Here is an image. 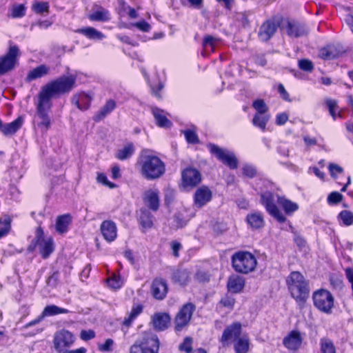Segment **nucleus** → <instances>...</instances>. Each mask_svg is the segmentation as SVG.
<instances>
[{"label":"nucleus","mask_w":353,"mask_h":353,"mask_svg":"<svg viewBox=\"0 0 353 353\" xmlns=\"http://www.w3.org/2000/svg\"><path fill=\"white\" fill-rule=\"evenodd\" d=\"M137 165L141 174L148 180L160 178L165 172L164 162L157 155V152L143 149L139 153Z\"/></svg>","instance_id":"nucleus-1"},{"label":"nucleus","mask_w":353,"mask_h":353,"mask_svg":"<svg viewBox=\"0 0 353 353\" xmlns=\"http://www.w3.org/2000/svg\"><path fill=\"white\" fill-rule=\"evenodd\" d=\"M76 77L73 74L61 76L43 85L38 96L52 102V98L70 92L75 85Z\"/></svg>","instance_id":"nucleus-2"},{"label":"nucleus","mask_w":353,"mask_h":353,"mask_svg":"<svg viewBox=\"0 0 353 353\" xmlns=\"http://www.w3.org/2000/svg\"><path fill=\"white\" fill-rule=\"evenodd\" d=\"M292 296L299 304H304L309 296L308 282L299 272H292L286 279Z\"/></svg>","instance_id":"nucleus-3"},{"label":"nucleus","mask_w":353,"mask_h":353,"mask_svg":"<svg viewBox=\"0 0 353 353\" xmlns=\"http://www.w3.org/2000/svg\"><path fill=\"white\" fill-rule=\"evenodd\" d=\"M183 210L176 213L173 216L172 226L176 229L182 228L193 218L198 209L205 206L210 200H188Z\"/></svg>","instance_id":"nucleus-4"},{"label":"nucleus","mask_w":353,"mask_h":353,"mask_svg":"<svg viewBox=\"0 0 353 353\" xmlns=\"http://www.w3.org/2000/svg\"><path fill=\"white\" fill-rule=\"evenodd\" d=\"M232 265L236 272L246 274L255 270L257 260L250 252L239 251L232 255Z\"/></svg>","instance_id":"nucleus-5"},{"label":"nucleus","mask_w":353,"mask_h":353,"mask_svg":"<svg viewBox=\"0 0 353 353\" xmlns=\"http://www.w3.org/2000/svg\"><path fill=\"white\" fill-rule=\"evenodd\" d=\"M51 107L52 102H48L38 96V101L36 104L37 112L34 122L42 132H47L51 126V119L49 116Z\"/></svg>","instance_id":"nucleus-6"},{"label":"nucleus","mask_w":353,"mask_h":353,"mask_svg":"<svg viewBox=\"0 0 353 353\" xmlns=\"http://www.w3.org/2000/svg\"><path fill=\"white\" fill-rule=\"evenodd\" d=\"M159 340L156 334L144 336L130 347V353H159Z\"/></svg>","instance_id":"nucleus-7"},{"label":"nucleus","mask_w":353,"mask_h":353,"mask_svg":"<svg viewBox=\"0 0 353 353\" xmlns=\"http://www.w3.org/2000/svg\"><path fill=\"white\" fill-rule=\"evenodd\" d=\"M76 340L75 336L65 329L57 331L53 337L54 348L57 353H68Z\"/></svg>","instance_id":"nucleus-8"},{"label":"nucleus","mask_w":353,"mask_h":353,"mask_svg":"<svg viewBox=\"0 0 353 353\" xmlns=\"http://www.w3.org/2000/svg\"><path fill=\"white\" fill-rule=\"evenodd\" d=\"M255 190L261 199H284L281 190L265 179H259L255 183Z\"/></svg>","instance_id":"nucleus-9"},{"label":"nucleus","mask_w":353,"mask_h":353,"mask_svg":"<svg viewBox=\"0 0 353 353\" xmlns=\"http://www.w3.org/2000/svg\"><path fill=\"white\" fill-rule=\"evenodd\" d=\"M207 147L212 154L229 168L234 170L238 167V159L233 152L221 148L213 143H209Z\"/></svg>","instance_id":"nucleus-10"},{"label":"nucleus","mask_w":353,"mask_h":353,"mask_svg":"<svg viewBox=\"0 0 353 353\" xmlns=\"http://www.w3.org/2000/svg\"><path fill=\"white\" fill-rule=\"evenodd\" d=\"M312 298L316 308L324 313H331L334 306V297L329 291L319 290L313 294Z\"/></svg>","instance_id":"nucleus-11"},{"label":"nucleus","mask_w":353,"mask_h":353,"mask_svg":"<svg viewBox=\"0 0 353 353\" xmlns=\"http://www.w3.org/2000/svg\"><path fill=\"white\" fill-rule=\"evenodd\" d=\"M194 310L195 305L192 303H187L181 307L174 319L176 331H181L189 323Z\"/></svg>","instance_id":"nucleus-12"},{"label":"nucleus","mask_w":353,"mask_h":353,"mask_svg":"<svg viewBox=\"0 0 353 353\" xmlns=\"http://www.w3.org/2000/svg\"><path fill=\"white\" fill-rule=\"evenodd\" d=\"M20 55L19 48L10 46L6 54L0 57V74H3L12 70Z\"/></svg>","instance_id":"nucleus-13"},{"label":"nucleus","mask_w":353,"mask_h":353,"mask_svg":"<svg viewBox=\"0 0 353 353\" xmlns=\"http://www.w3.org/2000/svg\"><path fill=\"white\" fill-rule=\"evenodd\" d=\"M327 168L332 178L334 179L337 183L343 185L341 190L344 192L346 187L350 183V176H345L343 168L336 163H330Z\"/></svg>","instance_id":"nucleus-14"},{"label":"nucleus","mask_w":353,"mask_h":353,"mask_svg":"<svg viewBox=\"0 0 353 353\" xmlns=\"http://www.w3.org/2000/svg\"><path fill=\"white\" fill-rule=\"evenodd\" d=\"M201 180L200 172L195 168H187L181 173L182 185L186 187H194Z\"/></svg>","instance_id":"nucleus-15"},{"label":"nucleus","mask_w":353,"mask_h":353,"mask_svg":"<svg viewBox=\"0 0 353 353\" xmlns=\"http://www.w3.org/2000/svg\"><path fill=\"white\" fill-rule=\"evenodd\" d=\"M241 324L239 322H235L232 325L228 326L223 331L221 341L225 346L228 345L229 341H236L241 337Z\"/></svg>","instance_id":"nucleus-16"},{"label":"nucleus","mask_w":353,"mask_h":353,"mask_svg":"<svg viewBox=\"0 0 353 353\" xmlns=\"http://www.w3.org/2000/svg\"><path fill=\"white\" fill-rule=\"evenodd\" d=\"M303 338L299 330H292L283 339V345L290 350H297L301 346Z\"/></svg>","instance_id":"nucleus-17"},{"label":"nucleus","mask_w":353,"mask_h":353,"mask_svg":"<svg viewBox=\"0 0 353 353\" xmlns=\"http://www.w3.org/2000/svg\"><path fill=\"white\" fill-rule=\"evenodd\" d=\"M170 323V316L166 312H157L152 316V324L155 330L163 331Z\"/></svg>","instance_id":"nucleus-18"},{"label":"nucleus","mask_w":353,"mask_h":353,"mask_svg":"<svg viewBox=\"0 0 353 353\" xmlns=\"http://www.w3.org/2000/svg\"><path fill=\"white\" fill-rule=\"evenodd\" d=\"M101 232L103 238L108 242L113 241L117 236L116 224L110 220L102 222L100 227Z\"/></svg>","instance_id":"nucleus-19"},{"label":"nucleus","mask_w":353,"mask_h":353,"mask_svg":"<svg viewBox=\"0 0 353 353\" xmlns=\"http://www.w3.org/2000/svg\"><path fill=\"white\" fill-rule=\"evenodd\" d=\"M92 100V95L91 93H85L81 92L76 93L72 99V102L74 103L79 110H86L90 106Z\"/></svg>","instance_id":"nucleus-20"},{"label":"nucleus","mask_w":353,"mask_h":353,"mask_svg":"<svg viewBox=\"0 0 353 353\" xmlns=\"http://www.w3.org/2000/svg\"><path fill=\"white\" fill-rule=\"evenodd\" d=\"M151 288L154 297L159 300L163 299L168 292L166 281L161 278L155 279L152 281Z\"/></svg>","instance_id":"nucleus-21"},{"label":"nucleus","mask_w":353,"mask_h":353,"mask_svg":"<svg viewBox=\"0 0 353 353\" xmlns=\"http://www.w3.org/2000/svg\"><path fill=\"white\" fill-rule=\"evenodd\" d=\"M273 201L274 200H262V204L265 208L268 213L279 223H282L285 222V216Z\"/></svg>","instance_id":"nucleus-22"},{"label":"nucleus","mask_w":353,"mask_h":353,"mask_svg":"<svg viewBox=\"0 0 353 353\" xmlns=\"http://www.w3.org/2000/svg\"><path fill=\"white\" fill-rule=\"evenodd\" d=\"M220 39L211 35L204 36L202 41L203 50L201 55L207 57L214 52L215 48L219 45Z\"/></svg>","instance_id":"nucleus-23"},{"label":"nucleus","mask_w":353,"mask_h":353,"mask_svg":"<svg viewBox=\"0 0 353 353\" xmlns=\"http://www.w3.org/2000/svg\"><path fill=\"white\" fill-rule=\"evenodd\" d=\"M277 25L273 21H266L260 28L259 37L263 41H267L274 34Z\"/></svg>","instance_id":"nucleus-24"},{"label":"nucleus","mask_w":353,"mask_h":353,"mask_svg":"<svg viewBox=\"0 0 353 353\" xmlns=\"http://www.w3.org/2000/svg\"><path fill=\"white\" fill-rule=\"evenodd\" d=\"M246 222L254 230H259L265 226L263 215L260 212H253L246 216Z\"/></svg>","instance_id":"nucleus-25"},{"label":"nucleus","mask_w":353,"mask_h":353,"mask_svg":"<svg viewBox=\"0 0 353 353\" xmlns=\"http://www.w3.org/2000/svg\"><path fill=\"white\" fill-rule=\"evenodd\" d=\"M245 287V279L239 275H232L229 277L227 288L232 293H240Z\"/></svg>","instance_id":"nucleus-26"},{"label":"nucleus","mask_w":353,"mask_h":353,"mask_svg":"<svg viewBox=\"0 0 353 353\" xmlns=\"http://www.w3.org/2000/svg\"><path fill=\"white\" fill-rule=\"evenodd\" d=\"M116 108V102L113 99L108 100L105 105L97 111L93 117L96 122H99L110 114Z\"/></svg>","instance_id":"nucleus-27"},{"label":"nucleus","mask_w":353,"mask_h":353,"mask_svg":"<svg viewBox=\"0 0 353 353\" xmlns=\"http://www.w3.org/2000/svg\"><path fill=\"white\" fill-rule=\"evenodd\" d=\"M50 72V67L46 65L41 64L34 69L31 70L27 74L26 81L31 82L35 79H40L47 75Z\"/></svg>","instance_id":"nucleus-28"},{"label":"nucleus","mask_w":353,"mask_h":353,"mask_svg":"<svg viewBox=\"0 0 353 353\" xmlns=\"http://www.w3.org/2000/svg\"><path fill=\"white\" fill-rule=\"evenodd\" d=\"M152 112L158 126L165 128H170L171 126L172 123L167 118L166 114L163 110L157 108H152Z\"/></svg>","instance_id":"nucleus-29"},{"label":"nucleus","mask_w":353,"mask_h":353,"mask_svg":"<svg viewBox=\"0 0 353 353\" xmlns=\"http://www.w3.org/2000/svg\"><path fill=\"white\" fill-rule=\"evenodd\" d=\"M77 32L80 33L89 39L102 40L105 36L100 31L92 27H85L78 29Z\"/></svg>","instance_id":"nucleus-30"},{"label":"nucleus","mask_w":353,"mask_h":353,"mask_svg":"<svg viewBox=\"0 0 353 353\" xmlns=\"http://www.w3.org/2000/svg\"><path fill=\"white\" fill-rule=\"evenodd\" d=\"M189 280L190 272L185 269L176 270L173 272L172 276V282L180 285H187Z\"/></svg>","instance_id":"nucleus-31"},{"label":"nucleus","mask_w":353,"mask_h":353,"mask_svg":"<svg viewBox=\"0 0 353 353\" xmlns=\"http://www.w3.org/2000/svg\"><path fill=\"white\" fill-rule=\"evenodd\" d=\"M88 19L92 21H108L110 19V14L108 10L99 8L94 10L88 15Z\"/></svg>","instance_id":"nucleus-32"},{"label":"nucleus","mask_w":353,"mask_h":353,"mask_svg":"<svg viewBox=\"0 0 353 353\" xmlns=\"http://www.w3.org/2000/svg\"><path fill=\"white\" fill-rule=\"evenodd\" d=\"M139 222L144 229L150 228L153 225L152 217L146 208H142L139 210Z\"/></svg>","instance_id":"nucleus-33"},{"label":"nucleus","mask_w":353,"mask_h":353,"mask_svg":"<svg viewBox=\"0 0 353 353\" xmlns=\"http://www.w3.org/2000/svg\"><path fill=\"white\" fill-rule=\"evenodd\" d=\"M142 74L144 75L145 79L148 81L150 87L152 90V93L158 98L161 97L159 92L163 88V83L161 81H160L157 76L155 77L152 79H149L147 77L145 72L144 70H141Z\"/></svg>","instance_id":"nucleus-34"},{"label":"nucleus","mask_w":353,"mask_h":353,"mask_svg":"<svg viewBox=\"0 0 353 353\" xmlns=\"http://www.w3.org/2000/svg\"><path fill=\"white\" fill-rule=\"evenodd\" d=\"M270 119V115L266 114H255L253 117L252 123L254 126L259 128L264 132L266 129V125Z\"/></svg>","instance_id":"nucleus-35"},{"label":"nucleus","mask_w":353,"mask_h":353,"mask_svg":"<svg viewBox=\"0 0 353 353\" xmlns=\"http://www.w3.org/2000/svg\"><path fill=\"white\" fill-rule=\"evenodd\" d=\"M142 312L143 306L141 305H133L128 316L125 317L123 321V325L129 327Z\"/></svg>","instance_id":"nucleus-36"},{"label":"nucleus","mask_w":353,"mask_h":353,"mask_svg":"<svg viewBox=\"0 0 353 353\" xmlns=\"http://www.w3.org/2000/svg\"><path fill=\"white\" fill-rule=\"evenodd\" d=\"M37 244L43 259H47L54 250L53 241L51 238Z\"/></svg>","instance_id":"nucleus-37"},{"label":"nucleus","mask_w":353,"mask_h":353,"mask_svg":"<svg viewBox=\"0 0 353 353\" xmlns=\"http://www.w3.org/2000/svg\"><path fill=\"white\" fill-rule=\"evenodd\" d=\"M71 221L69 214H63L59 216L57 219L55 228L57 232L63 234L68 230V226Z\"/></svg>","instance_id":"nucleus-38"},{"label":"nucleus","mask_w":353,"mask_h":353,"mask_svg":"<svg viewBox=\"0 0 353 353\" xmlns=\"http://www.w3.org/2000/svg\"><path fill=\"white\" fill-rule=\"evenodd\" d=\"M134 152V148L132 143L126 144L123 148L119 150L116 154V158L123 161L129 159Z\"/></svg>","instance_id":"nucleus-39"},{"label":"nucleus","mask_w":353,"mask_h":353,"mask_svg":"<svg viewBox=\"0 0 353 353\" xmlns=\"http://www.w3.org/2000/svg\"><path fill=\"white\" fill-rule=\"evenodd\" d=\"M249 339L243 336L238 339L234 343V350L236 353H248L249 350Z\"/></svg>","instance_id":"nucleus-40"},{"label":"nucleus","mask_w":353,"mask_h":353,"mask_svg":"<svg viewBox=\"0 0 353 353\" xmlns=\"http://www.w3.org/2000/svg\"><path fill=\"white\" fill-rule=\"evenodd\" d=\"M286 28L287 33L291 37H299L305 34V30L295 23L288 21Z\"/></svg>","instance_id":"nucleus-41"},{"label":"nucleus","mask_w":353,"mask_h":353,"mask_svg":"<svg viewBox=\"0 0 353 353\" xmlns=\"http://www.w3.org/2000/svg\"><path fill=\"white\" fill-rule=\"evenodd\" d=\"M69 310L67 309L59 307L55 305H47L42 312L43 316L45 317L54 316L59 314H67Z\"/></svg>","instance_id":"nucleus-42"},{"label":"nucleus","mask_w":353,"mask_h":353,"mask_svg":"<svg viewBox=\"0 0 353 353\" xmlns=\"http://www.w3.org/2000/svg\"><path fill=\"white\" fill-rule=\"evenodd\" d=\"M26 13V7L23 4H14L10 9V16L13 19L22 18Z\"/></svg>","instance_id":"nucleus-43"},{"label":"nucleus","mask_w":353,"mask_h":353,"mask_svg":"<svg viewBox=\"0 0 353 353\" xmlns=\"http://www.w3.org/2000/svg\"><path fill=\"white\" fill-rule=\"evenodd\" d=\"M325 104L334 120H336L337 118L341 119L342 117L341 112L338 111L339 107L337 105L336 101L327 99L325 100Z\"/></svg>","instance_id":"nucleus-44"},{"label":"nucleus","mask_w":353,"mask_h":353,"mask_svg":"<svg viewBox=\"0 0 353 353\" xmlns=\"http://www.w3.org/2000/svg\"><path fill=\"white\" fill-rule=\"evenodd\" d=\"M321 353H336V348L332 341L326 338H323L320 341Z\"/></svg>","instance_id":"nucleus-45"},{"label":"nucleus","mask_w":353,"mask_h":353,"mask_svg":"<svg viewBox=\"0 0 353 353\" xmlns=\"http://www.w3.org/2000/svg\"><path fill=\"white\" fill-rule=\"evenodd\" d=\"M212 196L211 190L205 185H202L195 192L194 199H211Z\"/></svg>","instance_id":"nucleus-46"},{"label":"nucleus","mask_w":353,"mask_h":353,"mask_svg":"<svg viewBox=\"0 0 353 353\" xmlns=\"http://www.w3.org/2000/svg\"><path fill=\"white\" fill-rule=\"evenodd\" d=\"M11 219L8 216H5L0 219V224L3 227L0 228V239L8 234L10 230Z\"/></svg>","instance_id":"nucleus-47"},{"label":"nucleus","mask_w":353,"mask_h":353,"mask_svg":"<svg viewBox=\"0 0 353 353\" xmlns=\"http://www.w3.org/2000/svg\"><path fill=\"white\" fill-rule=\"evenodd\" d=\"M282 206L285 213L289 214L295 212L298 209V205L290 200H277Z\"/></svg>","instance_id":"nucleus-48"},{"label":"nucleus","mask_w":353,"mask_h":353,"mask_svg":"<svg viewBox=\"0 0 353 353\" xmlns=\"http://www.w3.org/2000/svg\"><path fill=\"white\" fill-rule=\"evenodd\" d=\"M252 107L256 110L255 114H266L268 108L263 99H256L252 103Z\"/></svg>","instance_id":"nucleus-49"},{"label":"nucleus","mask_w":353,"mask_h":353,"mask_svg":"<svg viewBox=\"0 0 353 353\" xmlns=\"http://www.w3.org/2000/svg\"><path fill=\"white\" fill-rule=\"evenodd\" d=\"M32 10L37 14L48 12L49 3L48 2H36L32 5Z\"/></svg>","instance_id":"nucleus-50"},{"label":"nucleus","mask_w":353,"mask_h":353,"mask_svg":"<svg viewBox=\"0 0 353 353\" xmlns=\"http://www.w3.org/2000/svg\"><path fill=\"white\" fill-rule=\"evenodd\" d=\"M339 217L345 225H351L353 224V213L350 211L343 210L340 212Z\"/></svg>","instance_id":"nucleus-51"},{"label":"nucleus","mask_w":353,"mask_h":353,"mask_svg":"<svg viewBox=\"0 0 353 353\" xmlns=\"http://www.w3.org/2000/svg\"><path fill=\"white\" fill-rule=\"evenodd\" d=\"M299 68L305 71L311 72L314 69V65L313 63L307 59H303L299 61L298 62Z\"/></svg>","instance_id":"nucleus-52"},{"label":"nucleus","mask_w":353,"mask_h":353,"mask_svg":"<svg viewBox=\"0 0 353 353\" xmlns=\"http://www.w3.org/2000/svg\"><path fill=\"white\" fill-rule=\"evenodd\" d=\"M192 339L187 336L184 339L183 342L179 346L180 351L185 352V353H191L192 350Z\"/></svg>","instance_id":"nucleus-53"},{"label":"nucleus","mask_w":353,"mask_h":353,"mask_svg":"<svg viewBox=\"0 0 353 353\" xmlns=\"http://www.w3.org/2000/svg\"><path fill=\"white\" fill-rule=\"evenodd\" d=\"M97 181L99 183L104 186H106L109 188H114L116 187V185L114 183L110 182L108 179L106 175L103 173H99L97 174Z\"/></svg>","instance_id":"nucleus-54"},{"label":"nucleus","mask_w":353,"mask_h":353,"mask_svg":"<svg viewBox=\"0 0 353 353\" xmlns=\"http://www.w3.org/2000/svg\"><path fill=\"white\" fill-rule=\"evenodd\" d=\"M185 137L188 143L196 144L199 143V138L195 132L192 130H187L183 132Z\"/></svg>","instance_id":"nucleus-55"},{"label":"nucleus","mask_w":353,"mask_h":353,"mask_svg":"<svg viewBox=\"0 0 353 353\" xmlns=\"http://www.w3.org/2000/svg\"><path fill=\"white\" fill-rule=\"evenodd\" d=\"M242 173L245 176L253 178L256 174V170L254 166L245 164L242 167Z\"/></svg>","instance_id":"nucleus-56"},{"label":"nucleus","mask_w":353,"mask_h":353,"mask_svg":"<svg viewBox=\"0 0 353 353\" xmlns=\"http://www.w3.org/2000/svg\"><path fill=\"white\" fill-rule=\"evenodd\" d=\"M319 56L323 59H332L336 57L332 48L330 46L322 48L320 50Z\"/></svg>","instance_id":"nucleus-57"},{"label":"nucleus","mask_w":353,"mask_h":353,"mask_svg":"<svg viewBox=\"0 0 353 353\" xmlns=\"http://www.w3.org/2000/svg\"><path fill=\"white\" fill-rule=\"evenodd\" d=\"M107 282L111 288L115 290L120 288L122 284L120 278L116 276L109 278Z\"/></svg>","instance_id":"nucleus-58"},{"label":"nucleus","mask_w":353,"mask_h":353,"mask_svg":"<svg viewBox=\"0 0 353 353\" xmlns=\"http://www.w3.org/2000/svg\"><path fill=\"white\" fill-rule=\"evenodd\" d=\"M220 303L223 305V306L232 309L235 303V300L231 296H225L221 299Z\"/></svg>","instance_id":"nucleus-59"},{"label":"nucleus","mask_w":353,"mask_h":353,"mask_svg":"<svg viewBox=\"0 0 353 353\" xmlns=\"http://www.w3.org/2000/svg\"><path fill=\"white\" fill-rule=\"evenodd\" d=\"M59 272H54L48 279L47 284L52 287H55L59 281Z\"/></svg>","instance_id":"nucleus-60"},{"label":"nucleus","mask_w":353,"mask_h":353,"mask_svg":"<svg viewBox=\"0 0 353 353\" xmlns=\"http://www.w3.org/2000/svg\"><path fill=\"white\" fill-rule=\"evenodd\" d=\"M95 337V332L92 330H82L80 338L83 341H88Z\"/></svg>","instance_id":"nucleus-61"},{"label":"nucleus","mask_w":353,"mask_h":353,"mask_svg":"<svg viewBox=\"0 0 353 353\" xmlns=\"http://www.w3.org/2000/svg\"><path fill=\"white\" fill-rule=\"evenodd\" d=\"M114 344V341L111 339L105 340L103 344L99 345V350L101 352H109L111 350V347Z\"/></svg>","instance_id":"nucleus-62"},{"label":"nucleus","mask_w":353,"mask_h":353,"mask_svg":"<svg viewBox=\"0 0 353 353\" xmlns=\"http://www.w3.org/2000/svg\"><path fill=\"white\" fill-rule=\"evenodd\" d=\"M134 26L137 28L139 30L146 32H149L151 28L150 25L145 21L137 22L134 23Z\"/></svg>","instance_id":"nucleus-63"},{"label":"nucleus","mask_w":353,"mask_h":353,"mask_svg":"<svg viewBox=\"0 0 353 353\" xmlns=\"http://www.w3.org/2000/svg\"><path fill=\"white\" fill-rule=\"evenodd\" d=\"M144 199H159V191L157 189L153 188L148 190L145 192Z\"/></svg>","instance_id":"nucleus-64"}]
</instances>
